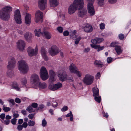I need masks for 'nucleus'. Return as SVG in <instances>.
Wrapping results in <instances>:
<instances>
[{"instance_id": "1", "label": "nucleus", "mask_w": 131, "mask_h": 131, "mask_svg": "<svg viewBox=\"0 0 131 131\" xmlns=\"http://www.w3.org/2000/svg\"><path fill=\"white\" fill-rule=\"evenodd\" d=\"M83 0H74L73 3L70 4L68 7V12L70 15L74 14L79 7L82 8Z\"/></svg>"}, {"instance_id": "2", "label": "nucleus", "mask_w": 131, "mask_h": 131, "mask_svg": "<svg viewBox=\"0 0 131 131\" xmlns=\"http://www.w3.org/2000/svg\"><path fill=\"white\" fill-rule=\"evenodd\" d=\"M12 10V7L9 6H5L0 11V18L2 20L7 21L10 18V12Z\"/></svg>"}, {"instance_id": "3", "label": "nucleus", "mask_w": 131, "mask_h": 131, "mask_svg": "<svg viewBox=\"0 0 131 131\" xmlns=\"http://www.w3.org/2000/svg\"><path fill=\"white\" fill-rule=\"evenodd\" d=\"M18 68L20 72L24 74L27 73L29 70L28 65L23 60H21L18 62Z\"/></svg>"}, {"instance_id": "4", "label": "nucleus", "mask_w": 131, "mask_h": 131, "mask_svg": "<svg viewBox=\"0 0 131 131\" xmlns=\"http://www.w3.org/2000/svg\"><path fill=\"white\" fill-rule=\"evenodd\" d=\"M40 77L43 80H45L49 78V75L46 68L44 67H42L40 69Z\"/></svg>"}, {"instance_id": "5", "label": "nucleus", "mask_w": 131, "mask_h": 131, "mask_svg": "<svg viewBox=\"0 0 131 131\" xmlns=\"http://www.w3.org/2000/svg\"><path fill=\"white\" fill-rule=\"evenodd\" d=\"M94 80L93 76L89 74H86L83 79V82L87 85L91 84L93 83Z\"/></svg>"}, {"instance_id": "6", "label": "nucleus", "mask_w": 131, "mask_h": 131, "mask_svg": "<svg viewBox=\"0 0 131 131\" xmlns=\"http://www.w3.org/2000/svg\"><path fill=\"white\" fill-rule=\"evenodd\" d=\"M49 52L50 54L53 56L58 54L60 51L58 47L56 45H53L49 49Z\"/></svg>"}, {"instance_id": "7", "label": "nucleus", "mask_w": 131, "mask_h": 131, "mask_svg": "<svg viewBox=\"0 0 131 131\" xmlns=\"http://www.w3.org/2000/svg\"><path fill=\"white\" fill-rule=\"evenodd\" d=\"M14 18L16 23L18 24L21 23V17L19 10L18 9L14 13Z\"/></svg>"}, {"instance_id": "8", "label": "nucleus", "mask_w": 131, "mask_h": 131, "mask_svg": "<svg viewBox=\"0 0 131 131\" xmlns=\"http://www.w3.org/2000/svg\"><path fill=\"white\" fill-rule=\"evenodd\" d=\"M16 63L15 59L13 57H10L8 59L7 68L9 70H12L15 67Z\"/></svg>"}, {"instance_id": "9", "label": "nucleus", "mask_w": 131, "mask_h": 131, "mask_svg": "<svg viewBox=\"0 0 131 131\" xmlns=\"http://www.w3.org/2000/svg\"><path fill=\"white\" fill-rule=\"evenodd\" d=\"M43 16V14L42 12L39 10L37 11L35 14V21L36 23H38L40 21L41 22H42Z\"/></svg>"}, {"instance_id": "10", "label": "nucleus", "mask_w": 131, "mask_h": 131, "mask_svg": "<svg viewBox=\"0 0 131 131\" xmlns=\"http://www.w3.org/2000/svg\"><path fill=\"white\" fill-rule=\"evenodd\" d=\"M62 87V84L60 83L55 84L53 85L50 84L48 86L49 89L51 90L54 91L58 90V89Z\"/></svg>"}, {"instance_id": "11", "label": "nucleus", "mask_w": 131, "mask_h": 131, "mask_svg": "<svg viewBox=\"0 0 131 131\" xmlns=\"http://www.w3.org/2000/svg\"><path fill=\"white\" fill-rule=\"evenodd\" d=\"M27 50L28 53V56L30 57H32L36 55L37 53V50L36 49L35 50L32 47H29L27 49Z\"/></svg>"}, {"instance_id": "12", "label": "nucleus", "mask_w": 131, "mask_h": 131, "mask_svg": "<svg viewBox=\"0 0 131 131\" xmlns=\"http://www.w3.org/2000/svg\"><path fill=\"white\" fill-rule=\"evenodd\" d=\"M31 80L36 86L39 84V82H40L39 76L36 74H34L31 75Z\"/></svg>"}, {"instance_id": "13", "label": "nucleus", "mask_w": 131, "mask_h": 131, "mask_svg": "<svg viewBox=\"0 0 131 131\" xmlns=\"http://www.w3.org/2000/svg\"><path fill=\"white\" fill-rule=\"evenodd\" d=\"M84 1L83 0V4L82 8L81 9L79 8V7L78 9L79 10L78 14L79 16L81 17H83L87 13V10L86 9L83 8L84 5Z\"/></svg>"}, {"instance_id": "14", "label": "nucleus", "mask_w": 131, "mask_h": 131, "mask_svg": "<svg viewBox=\"0 0 131 131\" xmlns=\"http://www.w3.org/2000/svg\"><path fill=\"white\" fill-rule=\"evenodd\" d=\"M17 43V48L19 50L21 51H23L25 47V43L23 40H19Z\"/></svg>"}, {"instance_id": "15", "label": "nucleus", "mask_w": 131, "mask_h": 131, "mask_svg": "<svg viewBox=\"0 0 131 131\" xmlns=\"http://www.w3.org/2000/svg\"><path fill=\"white\" fill-rule=\"evenodd\" d=\"M47 0H38V6L41 10H44L46 6Z\"/></svg>"}, {"instance_id": "16", "label": "nucleus", "mask_w": 131, "mask_h": 131, "mask_svg": "<svg viewBox=\"0 0 131 131\" xmlns=\"http://www.w3.org/2000/svg\"><path fill=\"white\" fill-rule=\"evenodd\" d=\"M58 77L61 81H63L66 80L67 75L65 71H61L58 74Z\"/></svg>"}, {"instance_id": "17", "label": "nucleus", "mask_w": 131, "mask_h": 131, "mask_svg": "<svg viewBox=\"0 0 131 131\" xmlns=\"http://www.w3.org/2000/svg\"><path fill=\"white\" fill-rule=\"evenodd\" d=\"M88 13L91 15H93L94 14L95 11L93 5L88 4Z\"/></svg>"}, {"instance_id": "18", "label": "nucleus", "mask_w": 131, "mask_h": 131, "mask_svg": "<svg viewBox=\"0 0 131 131\" xmlns=\"http://www.w3.org/2000/svg\"><path fill=\"white\" fill-rule=\"evenodd\" d=\"M31 16L30 14L27 13L25 16V22L27 25H29L31 22Z\"/></svg>"}, {"instance_id": "19", "label": "nucleus", "mask_w": 131, "mask_h": 131, "mask_svg": "<svg viewBox=\"0 0 131 131\" xmlns=\"http://www.w3.org/2000/svg\"><path fill=\"white\" fill-rule=\"evenodd\" d=\"M41 55L44 60L47 61L48 60V57L47 55V51L43 47H42L41 50Z\"/></svg>"}, {"instance_id": "20", "label": "nucleus", "mask_w": 131, "mask_h": 131, "mask_svg": "<svg viewBox=\"0 0 131 131\" xmlns=\"http://www.w3.org/2000/svg\"><path fill=\"white\" fill-rule=\"evenodd\" d=\"M24 37L26 40L30 42L32 38V34L30 32H27L24 35Z\"/></svg>"}, {"instance_id": "21", "label": "nucleus", "mask_w": 131, "mask_h": 131, "mask_svg": "<svg viewBox=\"0 0 131 131\" xmlns=\"http://www.w3.org/2000/svg\"><path fill=\"white\" fill-rule=\"evenodd\" d=\"M93 29L92 26L89 24H87L84 28L85 31L87 32H91Z\"/></svg>"}, {"instance_id": "22", "label": "nucleus", "mask_w": 131, "mask_h": 131, "mask_svg": "<svg viewBox=\"0 0 131 131\" xmlns=\"http://www.w3.org/2000/svg\"><path fill=\"white\" fill-rule=\"evenodd\" d=\"M50 5L51 7H55L59 4L58 0H49Z\"/></svg>"}, {"instance_id": "23", "label": "nucleus", "mask_w": 131, "mask_h": 131, "mask_svg": "<svg viewBox=\"0 0 131 131\" xmlns=\"http://www.w3.org/2000/svg\"><path fill=\"white\" fill-rule=\"evenodd\" d=\"M69 70L71 73H74L77 70V68L74 64L72 63L69 66Z\"/></svg>"}, {"instance_id": "24", "label": "nucleus", "mask_w": 131, "mask_h": 131, "mask_svg": "<svg viewBox=\"0 0 131 131\" xmlns=\"http://www.w3.org/2000/svg\"><path fill=\"white\" fill-rule=\"evenodd\" d=\"M40 29H36L34 30V32L35 36L37 37H39L41 35H43V33L41 32Z\"/></svg>"}, {"instance_id": "25", "label": "nucleus", "mask_w": 131, "mask_h": 131, "mask_svg": "<svg viewBox=\"0 0 131 131\" xmlns=\"http://www.w3.org/2000/svg\"><path fill=\"white\" fill-rule=\"evenodd\" d=\"M43 36H44L47 39H50L51 37V34L47 31H44L43 33Z\"/></svg>"}, {"instance_id": "26", "label": "nucleus", "mask_w": 131, "mask_h": 131, "mask_svg": "<svg viewBox=\"0 0 131 131\" xmlns=\"http://www.w3.org/2000/svg\"><path fill=\"white\" fill-rule=\"evenodd\" d=\"M36 86H38L39 87L42 89H45L47 87L46 84L44 82L41 83L40 82H39V84L36 85Z\"/></svg>"}, {"instance_id": "27", "label": "nucleus", "mask_w": 131, "mask_h": 131, "mask_svg": "<svg viewBox=\"0 0 131 131\" xmlns=\"http://www.w3.org/2000/svg\"><path fill=\"white\" fill-rule=\"evenodd\" d=\"M93 96H98L99 95V90L96 87H94L93 88Z\"/></svg>"}, {"instance_id": "28", "label": "nucleus", "mask_w": 131, "mask_h": 131, "mask_svg": "<svg viewBox=\"0 0 131 131\" xmlns=\"http://www.w3.org/2000/svg\"><path fill=\"white\" fill-rule=\"evenodd\" d=\"M7 75L8 77L11 78L14 76V74L11 70H8L7 72Z\"/></svg>"}, {"instance_id": "29", "label": "nucleus", "mask_w": 131, "mask_h": 131, "mask_svg": "<svg viewBox=\"0 0 131 131\" xmlns=\"http://www.w3.org/2000/svg\"><path fill=\"white\" fill-rule=\"evenodd\" d=\"M115 49L118 54H119L122 52V50L121 47L120 46H116L115 48Z\"/></svg>"}, {"instance_id": "30", "label": "nucleus", "mask_w": 131, "mask_h": 131, "mask_svg": "<svg viewBox=\"0 0 131 131\" xmlns=\"http://www.w3.org/2000/svg\"><path fill=\"white\" fill-rule=\"evenodd\" d=\"M94 64L98 67H102L103 66L100 61L95 60L94 62Z\"/></svg>"}, {"instance_id": "31", "label": "nucleus", "mask_w": 131, "mask_h": 131, "mask_svg": "<svg viewBox=\"0 0 131 131\" xmlns=\"http://www.w3.org/2000/svg\"><path fill=\"white\" fill-rule=\"evenodd\" d=\"M26 110L29 113L34 112L35 111V110L33 109V107L31 106H28L26 108Z\"/></svg>"}, {"instance_id": "32", "label": "nucleus", "mask_w": 131, "mask_h": 131, "mask_svg": "<svg viewBox=\"0 0 131 131\" xmlns=\"http://www.w3.org/2000/svg\"><path fill=\"white\" fill-rule=\"evenodd\" d=\"M12 88L17 90L19 91L20 90V88L18 87L17 83L14 82L13 83L12 85Z\"/></svg>"}, {"instance_id": "33", "label": "nucleus", "mask_w": 131, "mask_h": 131, "mask_svg": "<svg viewBox=\"0 0 131 131\" xmlns=\"http://www.w3.org/2000/svg\"><path fill=\"white\" fill-rule=\"evenodd\" d=\"M35 124V121L29 120L28 122V125L30 126H34Z\"/></svg>"}, {"instance_id": "34", "label": "nucleus", "mask_w": 131, "mask_h": 131, "mask_svg": "<svg viewBox=\"0 0 131 131\" xmlns=\"http://www.w3.org/2000/svg\"><path fill=\"white\" fill-rule=\"evenodd\" d=\"M74 73L76 74L77 76L79 77H80L82 75V73L81 72L77 70Z\"/></svg>"}, {"instance_id": "35", "label": "nucleus", "mask_w": 131, "mask_h": 131, "mask_svg": "<svg viewBox=\"0 0 131 131\" xmlns=\"http://www.w3.org/2000/svg\"><path fill=\"white\" fill-rule=\"evenodd\" d=\"M94 99L96 102L99 103H100L101 102V97L100 96H95L94 97Z\"/></svg>"}, {"instance_id": "36", "label": "nucleus", "mask_w": 131, "mask_h": 131, "mask_svg": "<svg viewBox=\"0 0 131 131\" xmlns=\"http://www.w3.org/2000/svg\"><path fill=\"white\" fill-rule=\"evenodd\" d=\"M47 122L46 121L45 119H43L42 121L41 124L42 126L43 127H45L47 126Z\"/></svg>"}, {"instance_id": "37", "label": "nucleus", "mask_w": 131, "mask_h": 131, "mask_svg": "<svg viewBox=\"0 0 131 131\" xmlns=\"http://www.w3.org/2000/svg\"><path fill=\"white\" fill-rule=\"evenodd\" d=\"M3 110L5 112H7L10 111L11 110V108L10 107H4V106H3Z\"/></svg>"}, {"instance_id": "38", "label": "nucleus", "mask_w": 131, "mask_h": 131, "mask_svg": "<svg viewBox=\"0 0 131 131\" xmlns=\"http://www.w3.org/2000/svg\"><path fill=\"white\" fill-rule=\"evenodd\" d=\"M98 4L100 6H102L104 4V0H97Z\"/></svg>"}, {"instance_id": "39", "label": "nucleus", "mask_w": 131, "mask_h": 131, "mask_svg": "<svg viewBox=\"0 0 131 131\" xmlns=\"http://www.w3.org/2000/svg\"><path fill=\"white\" fill-rule=\"evenodd\" d=\"M50 76H56L55 73L52 70H50L49 71Z\"/></svg>"}, {"instance_id": "40", "label": "nucleus", "mask_w": 131, "mask_h": 131, "mask_svg": "<svg viewBox=\"0 0 131 131\" xmlns=\"http://www.w3.org/2000/svg\"><path fill=\"white\" fill-rule=\"evenodd\" d=\"M91 42L92 43V44L93 45H96L97 44H98L97 40V38H95V39L91 40Z\"/></svg>"}, {"instance_id": "41", "label": "nucleus", "mask_w": 131, "mask_h": 131, "mask_svg": "<svg viewBox=\"0 0 131 131\" xmlns=\"http://www.w3.org/2000/svg\"><path fill=\"white\" fill-rule=\"evenodd\" d=\"M118 43V42H112L110 45V46L112 47H115L116 46H117V44Z\"/></svg>"}, {"instance_id": "42", "label": "nucleus", "mask_w": 131, "mask_h": 131, "mask_svg": "<svg viewBox=\"0 0 131 131\" xmlns=\"http://www.w3.org/2000/svg\"><path fill=\"white\" fill-rule=\"evenodd\" d=\"M97 40L98 44H99L103 41L104 39L103 38H97Z\"/></svg>"}, {"instance_id": "43", "label": "nucleus", "mask_w": 131, "mask_h": 131, "mask_svg": "<svg viewBox=\"0 0 131 131\" xmlns=\"http://www.w3.org/2000/svg\"><path fill=\"white\" fill-rule=\"evenodd\" d=\"M90 45L92 48L95 49H97L99 47V45H96L91 44Z\"/></svg>"}, {"instance_id": "44", "label": "nucleus", "mask_w": 131, "mask_h": 131, "mask_svg": "<svg viewBox=\"0 0 131 131\" xmlns=\"http://www.w3.org/2000/svg\"><path fill=\"white\" fill-rule=\"evenodd\" d=\"M56 76H50L49 80L51 81H55L56 80Z\"/></svg>"}, {"instance_id": "45", "label": "nucleus", "mask_w": 131, "mask_h": 131, "mask_svg": "<svg viewBox=\"0 0 131 131\" xmlns=\"http://www.w3.org/2000/svg\"><path fill=\"white\" fill-rule=\"evenodd\" d=\"M10 122V121L9 120L6 119L4 120L3 122V123L6 125H8L9 124Z\"/></svg>"}, {"instance_id": "46", "label": "nucleus", "mask_w": 131, "mask_h": 131, "mask_svg": "<svg viewBox=\"0 0 131 131\" xmlns=\"http://www.w3.org/2000/svg\"><path fill=\"white\" fill-rule=\"evenodd\" d=\"M17 119L14 118L11 119V122L13 125H15L16 124Z\"/></svg>"}, {"instance_id": "47", "label": "nucleus", "mask_w": 131, "mask_h": 131, "mask_svg": "<svg viewBox=\"0 0 131 131\" xmlns=\"http://www.w3.org/2000/svg\"><path fill=\"white\" fill-rule=\"evenodd\" d=\"M58 31L60 33H62L63 31L62 27H58L57 28Z\"/></svg>"}, {"instance_id": "48", "label": "nucleus", "mask_w": 131, "mask_h": 131, "mask_svg": "<svg viewBox=\"0 0 131 131\" xmlns=\"http://www.w3.org/2000/svg\"><path fill=\"white\" fill-rule=\"evenodd\" d=\"M88 4H90L93 5V4L95 0H86Z\"/></svg>"}, {"instance_id": "49", "label": "nucleus", "mask_w": 131, "mask_h": 131, "mask_svg": "<svg viewBox=\"0 0 131 131\" xmlns=\"http://www.w3.org/2000/svg\"><path fill=\"white\" fill-rule=\"evenodd\" d=\"M15 102L17 103H20L21 102L20 99L18 97L16 98L15 100Z\"/></svg>"}, {"instance_id": "50", "label": "nucleus", "mask_w": 131, "mask_h": 131, "mask_svg": "<svg viewBox=\"0 0 131 131\" xmlns=\"http://www.w3.org/2000/svg\"><path fill=\"white\" fill-rule=\"evenodd\" d=\"M8 101L10 103L12 104V105H13L15 104V103L14 100L13 99H9L8 100Z\"/></svg>"}, {"instance_id": "51", "label": "nucleus", "mask_w": 131, "mask_h": 131, "mask_svg": "<svg viewBox=\"0 0 131 131\" xmlns=\"http://www.w3.org/2000/svg\"><path fill=\"white\" fill-rule=\"evenodd\" d=\"M34 108H36L38 106V104L35 103H32L31 105Z\"/></svg>"}, {"instance_id": "52", "label": "nucleus", "mask_w": 131, "mask_h": 131, "mask_svg": "<svg viewBox=\"0 0 131 131\" xmlns=\"http://www.w3.org/2000/svg\"><path fill=\"white\" fill-rule=\"evenodd\" d=\"M68 107L67 106H64L61 109V111L62 112H64L68 110Z\"/></svg>"}, {"instance_id": "53", "label": "nucleus", "mask_w": 131, "mask_h": 131, "mask_svg": "<svg viewBox=\"0 0 131 131\" xmlns=\"http://www.w3.org/2000/svg\"><path fill=\"white\" fill-rule=\"evenodd\" d=\"M118 37L119 39L123 40L124 38V35L122 34H120L119 35Z\"/></svg>"}, {"instance_id": "54", "label": "nucleus", "mask_w": 131, "mask_h": 131, "mask_svg": "<svg viewBox=\"0 0 131 131\" xmlns=\"http://www.w3.org/2000/svg\"><path fill=\"white\" fill-rule=\"evenodd\" d=\"M105 25L104 24L102 23L100 25V29H103L105 28Z\"/></svg>"}, {"instance_id": "55", "label": "nucleus", "mask_w": 131, "mask_h": 131, "mask_svg": "<svg viewBox=\"0 0 131 131\" xmlns=\"http://www.w3.org/2000/svg\"><path fill=\"white\" fill-rule=\"evenodd\" d=\"M21 82L24 85L26 84L27 81L26 79L25 78L22 79L21 80Z\"/></svg>"}, {"instance_id": "56", "label": "nucleus", "mask_w": 131, "mask_h": 131, "mask_svg": "<svg viewBox=\"0 0 131 131\" xmlns=\"http://www.w3.org/2000/svg\"><path fill=\"white\" fill-rule=\"evenodd\" d=\"M34 115L35 114H30L28 115V117L29 119H32L34 117Z\"/></svg>"}, {"instance_id": "57", "label": "nucleus", "mask_w": 131, "mask_h": 131, "mask_svg": "<svg viewBox=\"0 0 131 131\" xmlns=\"http://www.w3.org/2000/svg\"><path fill=\"white\" fill-rule=\"evenodd\" d=\"M81 38L80 37H79L78 38H77L75 41V44H77L81 39Z\"/></svg>"}, {"instance_id": "58", "label": "nucleus", "mask_w": 131, "mask_h": 131, "mask_svg": "<svg viewBox=\"0 0 131 131\" xmlns=\"http://www.w3.org/2000/svg\"><path fill=\"white\" fill-rule=\"evenodd\" d=\"M112 59L111 57H108L107 58V62L108 63H110L112 62Z\"/></svg>"}, {"instance_id": "59", "label": "nucleus", "mask_w": 131, "mask_h": 131, "mask_svg": "<svg viewBox=\"0 0 131 131\" xmlns=\"http://www.w3.org/2000/svg\"><path fill=\"white\" fill-rule=\"evenodd\" d=\"M22 125L23 127L26 128L28 126V124L26 122H24Z\"/></svg>"}, {"instance_id": "60", "label": "nucleus", "mask_w": 131, "mask_h": 131, "mask_svg": "<svg viewBox=\"0 0 131 131\" xmlns=\"http://www.w3.org/2000/svg\"><path fill=\"white\" fill-rule=\"evenodd\" d=\"M101 76V74L100 72H98L96 75L95 77L96 79H99Z\"/></svg>"}, {"instance_id": "61", "label": "nucleus", "mask_w": 131, "mask_h": 131, "mask_svg": "<svg viewBox=\"0 0 131 131\" xmlns=\"http://www.w3.org/2000/svg\"><path fill=\"white\" fill-rule=\"evenodd\" d=\"M69 32L67 31H65L63 32V35L64 36H67L69 35Z\"/></svg>"}, {"instance_id": "62", "label": "nucleus", "mask_w": 131, "mask_h": 131, "mask_svg": "<svg viewBox=\"0 0 131 131\" xmlns=\"http://www.w3.org/2000/svg\"><path fill=\"white\" fill-rule=\"evenodd\" d=\"M19 34L22 35L23 34V31L21 29H19L17 30Z\"/></svg>"}, {"instance_id": "63", "label": "nucleus", "mask_w": 131, "mask_h": 131, "mask_svg": "<svg viewBox=\"0 0 131 131\" xmlns=\"http://www.w3.org/2000/svg\"><path fill=\"white\" fill-rule=\"evenodd\" d=\"M5 114L4 113H2L0 115V117L3 120H4L5 118Z\"/></svg>"}, {"instance_id": "64", "label": "nucleus", "mask_w": 131, "mask_h": 131, "mask_svg": "<svg viewBox=\"0 0 131 131\" xmlns=\"http://www.w3.org/2000/svg\"><path fill=\"white\" fill-rule=\"evenodd\" d=\"M58 105V103L57 102H54L52 104V106L54 107H56Z\"/></svg>"}]
</instances>
